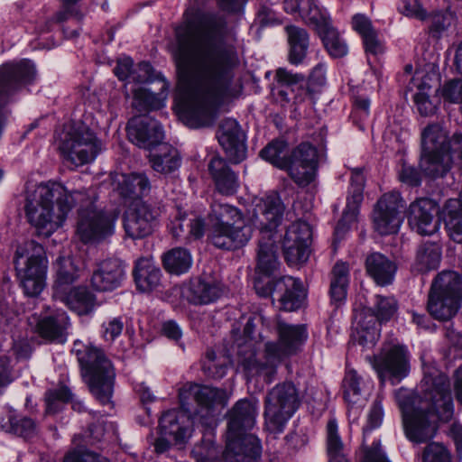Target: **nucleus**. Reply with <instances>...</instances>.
I'll return each mask as SVG.
<instances>
[{"mask_svg":"<svg viewBox=\"0 0 462 462\" xmlns=\"http://www.w3.org/2000/svg\"><path fill=\"white\" fill-rule=\"evenodd\" d=\"M406 203L400 192L384 193L376 202L373 212L374 230L381 236L396 234L403 220Z\"/></svg>","mask_w":462,"mask_h":462,"instance_id":"nucleus-13","label":"nucleus"},{"mask_svg":"<svg viewBox=\"0 0 462 462\" xmlns=\"http://www.w3.org/2000/svg\"><path fill=\"white\" fill-rule=\"evenodd\" d=\"M192 453L198 462H213L218 457L219 450L212 438L204 439L201 444L197 445Z\"/></svg>","mask_w":462,"mask_h":462,"instance_id":"nucleus-59","label":"nucleus"},{"mask_svg":"<svg viewBox=\"0 0 462 462\" xmlns=\"http://www.w3.org/2000/svg\"><path fill=\"white\" fill-rule=\"evenodd\" d=\"M70 327L69 319L66 312H57L39 319L36 331L41 337L48 342L64 344Z\"/></svg>","mask_w":462,"mask_h":462,"instance_id":"nucleus-33","label":"nucleus"},{"mask_svg":"<svg viewBox=\"0 0 462 462\" xmlns=\"http://www.w3.org/2000/svg\"><path fill=\"white\" fill-rule=\"evenodd\" d=\"M14 263L25 295L38 296L45 286L47 271L43 247L34 241L24 243L16 249Z\"/></svg>","mask_w":462,"mask_h":462,"instance_id":"nucleus-7","label":"nucleus"},{"mask_svg":"<svg viewBox=\"0 0 462 462\" xmlns=\"http://www.w3.org/2000/svg\"><path fill=\"white\" fill-rule=\"evenodd\" d=\"M261 157L275 167L286 170L290 165L288 156V143L283 140H274L266 145L261 152Z\"/></svg>","mask_w":462,"mask_h":462,"instance_id":"nucleus-51","label":"nucleus"},{"mask_svg":"<svg viewBox=\"0 0 462 462\" xmlns=\"http://www.w3.org/2000/svg\"><path fill=\"white\" fill-rule=\"evenodd\" d=\"M56 279L52 295H60L61 291L71 288L80 276V270L69 257H59L56 262Z\"/></svg>","mask_w":462,"mask_h":462,"instance_id":"nucleus-43","label":"nucleus"},{"mask_svg":"<svg viewBox=\"0 0 462 462\" xmlns=\"http://www.w3.org/2000/svg\"><path fill=\"white\" fill-rule=\"evenodd\" d=\"M221 294L222 288L218 282L200 277L192 279L183 291L187 300L195 305L209 304Z\"/></svg>","mask_w":462,"mask_h":462,"instance_id":"nucleus-31","label":"nucleus"},{"mask_svg":"<svg viewBox=\"0 0 462 462\" xmlns=\"http://www.w3.org/2000/svg\"><path fill=\"white\" fill-rule=\"evenodd\" d=\"M450 136L442 123H430L421 132L420 169L428 177L436 179L448 172L450 157H441Z\"/></svg>","mask_w":462,"mask_h":462,"instance_id":"nucleus-9","label":"nucleus"},{"mask_svg":"<svg viewBox=\"0 0 462 462\" xmlns=\"http://www.w3.org/2000/svg\"><path fill=\"white\" fill-rule=\"evenodd\" d=\"M226 462H258L262 447L254 435L240 439H226Z\"/></svg>","mask_w":462,"mask_h":462,"instance_id":"nucleus-27","label":"nucleus"},{"mask_svg":"<svg viewBox=\"0 0 462 462\" xmlns=\"http://www.w3.org/2000/svg\"><path fill=\"white\" fill-rule=\"evenodd\" d=\"M278 341H269L264 346V362L256 359L255 352L248 346H240L239 363L247 376H263L271 383L277 373V366L285 358L296 355L306 343L309 334L306 325L289 324L279 315L273 319Z\"/></svg>","mask_w":462,"mask_h":462,"instance_id":"nucleus-4","label":"nucleus"},{"mask_svg":"<svg viewBox=\"0 0 462 462\" xmlns=\"http://www.w3.org/2000/svg\"><path fill=\"white\" fill-rule=\"evenodd\" d=\"M283 9L288 14L299 13L302 21L313 27L318 34L332 25L327 11L319 7L314 0H284Z\"/></svg>","mask_w":462,"mask_h":462,"instance_id":"nucleus-24","label":"nucleus"},{"mask_svg":"<svg viewBox=\"0 0 462 462\" xmlns=\"http://www.w3.org/2000/svg\"><path fill=\"white\" fill-rule=\"evenodd\" d=\"M383 419V409L382 405V399L377 396L369 411L367 425L363 429L364 434H366L372 431L374 429L378 428L382 424Z\"/></svg>","mask_w":462,"mask_h":462,"instance_id":"nucleus-64","label":"nucleus"},{"mask_svg":"<svg viewBox=\"0 0 462 462\" xmlns=\"http://www.w3.org/2000/svg\"><path fill=\"white\" fill-rule=\"evenodd\" d=\"M422 458L423 462H450L451 455L445 446L432 442L425 448Z\"/></svg>","mask_w":462,"mask_h":462,"instance_id":"nucleus-62","label":"nucleus"},{"mask_svg":"<svg viewBox=\"0 0 462 462\" xmlns=\"http://www.w3.org/2000/svg\"><path fill=\"white\" fill-rule=\"evenodd\" d=\"M441 260V247L437 243H424L417 250L413 269L427 273L437 269Z\"/></svg>","mask_w":462,"mask_h":462,"instance_id":"nucleus-44","label":"nucleus"},{"mask_svg":"<svg viewBox=\"0 0 462 462\" xmlns=\"http://www.w3.org/2000/svg\"><path fill=\"white\" fill-rule=\"evenodd\" d=\"M300 404L299 393L292 383L284 382L275 385L268 392L264 400L266 429L274 434L282 433Z\"/></svg>","mask_w":462,"mask_h":462,"instance_id":"nucleus-8","label":"nucleus"},{"mask_svg":"<svg viewBox=\"0 0 462 462\" xmlns=\"http://www.w3.org/2000/svg\"><path fill=\"white\" fill-rule=\"evenodd\" d=\"M252 236V226L246 223L209 226L208 239L217 248L236 250L245 245Z\"/></svg>","mask_w":462,"mask_h":462,"instance_id":"nucleus-22","label":"nucleus"},{"mask_svg":"<svg viewBox=\"0 0 462 462\" xmlns=\"http://www.w3.org/2000/svg\"><path fill=\"white\" fill-rule=\"evenodd\" d=\"M380 337V323L373 317L366 318L358 323L356 341L364 347H373Z\"/></svg>","mask_w":462,"mask_h":462,"instance_id":"nucleus-52","label":"nucleus"},{"mask_svg":"<svg viewBox=\"0 0 462 462\" xmlns=\"http://www.w3.org/2000/svg\"><path fill=\"white\" fill-rule=\"evenodd\" d=\"M218 141L234 163H239L245 158V136L236 120L228 118L221 123Z\"/></svg>","mask_w":462,"mask_h":462,"instance_id":"nucleus-26","label":"nucleus"},{"mask_svg":"<svg viewBox=\"0 0 462 462\" xmlns=\"http://www.w3.org/2000/svg\"><path fill=\"white\" fill-rule=\"evenodd\" d=\"M456 15L447 10L433 13L430 16L429 34L436 40L441 39L448 29L455 23Z\"/></svg>","mask_w":462,"mask_h":462,"instance_id":"nucleus-54","label":"nucleus"},{"mask_svg":"<svg viewBox=\"0 0 462 462\" xmlns=\"http://www.w3.org/2000/svg\"><path fill=\"white\" fill-rule=\"evenodd\" d=\"M365 187V177L361 169H353L350 178V187L348 190L346 208L343 212L341 219L338 221L335 232L347 228L349 225L356 218L357 207L363 200V191Z\"/></svg>","mask_w":462,"mask_h":462,"instance_id":"nucleus-30","label":"nucleus"},{"mask_svg":"<svg viewBox=\"0 0 462 462\" xmlns=\"http://www.w3.org/2000/svg\"><path fill=\"white\" fill-rule=\"evenodd\" d=\"M125 279V263L118 258H106L97 263L90 283L97 291H112L119 288Z\"/></svg>","mask_w":462,"mask_h":462,"instance_id":"nucleus-20","label":"nucleus"},{"mask_svg":"<svg viewBox=\"0 0 462 462\" xmlns=\"http://www.w3.org/2000/svg\"><path fill=\"white\" fill-rule=\"evenodd\" d=\"M311 236L310 226L305 221H295L287 228L282 246L290 264L302 263L309 259Z\"/></svg>","mask_w":462,"mask_h":462,"instance_id":"nucleus-18","label":"nucleus"},{"mask_svg":"<svg viewBox=\"0 0 462 462\" xmlns=\"http://www.w3.org/2000/svg\"><path fill=\"white\" fill-rule=\"evenodd\" d=\"M208 168L216 189L220 194L231 196L237 192L240 186L238 175L230 168L225 159L214 156Z\"/></svg>","mask_w":462,"mask_h":462,"instance_id":"nucleus-28","label":"nucleus"},{"mask_svg":"<svg viewBox=\"0 0 462 462\" xmlns=\"http://www.w3.org/2000/svg\"><path fill=\"white\" fill-rule=\"evenodd\" d=\"M208 219L210 226L245 223L242 212L237 208L219 202L211 205Z\"/></svg>","mask_w":462,"mask_h":462,"instance_id":"nucleus-47","label":"nucleus"},{"mask_svg":"<svg viewBox=\"0 0 462 462\" xmlns=\"http://www.w3.org/2000/svg\"><path fill=\"white\" fill-rule=\"evenodd\" d=\"M254 289L261 297L273 296L285 311L300 309L306 298V293L300 279L282 276L278 280L269 281L266 284L261 279L254 282Z\"/></svg>","mask_w":462,"mask_h":462,"instance_id":"nucleus-12","label":"nucleus"},{"mask_svg":"<svg viewBox=\"0 0 462 462\" xmlns=\"http://www.w3.org/2000/svg\"><path fill=\"white\" fill-rule=\"evenodd\" d=\"M361 385L362 378L355 370H348L343 380L344 398L348 405H351L349 412L353 411L355 414L359 412L364 401Z\"/></svg>","mask_w":462,"mask_h":462,"instance_id":"nucleus-46","label":"nucleus"},{"mask_svg":"<svg viewBox=\"0 0 462 462\" xmlns=\"http://www.w3.org/2000/svg\"><path fill=\"white\" fill-rule=\"evenodd\" d=\"M273 238L261 239L257 253V270L265 276H271L280 267Z\"/></svg>","mask_w":462,"mask_h":462,"instance_id":"nucleus-45","label":"nucleus"},{"mask_svg":"<svg viewBox=\"0 0 462 462\" xmlns=\"http://www.w3.org/2000/svg\"><path fill=\"white\" fill-rule=\"evenodd\" d=\"M289 44L288 60L292 65H299L303 62L310 45V36L308 32L296 25H287L285 27Z\"/></svg>","mask_w":462,"mask_h":462,"instance_id":"nucleus-40","label":"nucleus"},{"mask_svg":"<svg viewBox=\"0 0 462 462\" xmlns=\"http://www.w3.org/2000/svg\"><path fill=\"white\" fill-rule=\"evenodd\" d=\"M184 15L176 29L175 101L187 125L199 128L210 125L216 107L234 95L233 70L239 59L234 46L222 43L226 29L223 16L189 11Z\"/></svg>","mask_w":462,"mask_h":462,"instance_id":"nucleus-1","label":"nucleus"},{"mask_svg":"<svg viewBox=\"0 0 462 462\" xmlns=\"http://www.w3.org/2000/svg\"><path fill=\"white\" fill-rule=\"evenodd\" d=\"M431 87L425 79L418 86V92L413 97L415 106L422 116H430L436 113L439 106V99L433 100L430 94Z\"/></svg>","mask_w":462,"mask_h":462,"instance_id":"nucleus-53","label":"nucleus"},{"mask_svg":"<svg viewBox=\"0 0 462 462\" xmlns=\"http://www.w3.org/2000/svg\"><path fill=\"white\" fill-rule=\"evenodd\" d=\"M190 398L196 402L198 406L192 413L193 420L208 430H212L216 424L217 408L225 407L227 403L226 392L208 385L188 383L179 393L181 409L186 411H190L189 402Z\"/></svg>","mask_w":462,"mask_h":462,"instance_id":"nucleus-10","label":"nucleus"},{"mask_svg":"<svg viewBox=\"0 0 462 462\" xmlns=\"http://www.w3.org/2000/svg\"><path fill=\"white\" fill-rule=\"evenodd\" d=\"M275 79L281 88L279 96L285 101L293 100L301 103L309 95V89L305 87V76L300 73H292L284 68H279L275 73Z\"/></svg>","mask_w":462,"mask_h":462,"instance_id":"nucleus-29","label":"nucleus"},{"mask_svg":"<svg viewBox=\"0 0 462 462\" xmlns=\"http://www.w3.org/2000/svg\"><path fill=\"white\" fill-rule=\"evenodd\" d=\"M367 359L381 381L387 377L400 380L409 373V352L403 346H384L379 355L369 356Z\"/></svg>","mask_w":462,"mask_h":462,"instance_id":"nucleus-16","label":"nucleus"},{"mask_svg":"<svg viewBox=\"0 0 462 462\" xmlns=\"http://www.w3.org/2000/svg\"><path fill=\"white\" fill-rule=\"evenodd\" d=\"M172 236L185 243L201 238L205 232V223L199 217H189L186 214L180 215L171 223Z\"/></svg>","mask_w":462,"mask_h":462,"instance_id":"nucleus-37","label":"nucleus"},{"mask_svg":"<svg viewBox=\"0 0 462 462\" xmlns=\"http://www.w3.org/2000/svg\"><path fill=\"white\" fill-rule=\"evenodd\" d=\"M445 226L450 238L462 244V207L457 199H448L444 208Z\"/></svg>","mask_w":462,"mask_h":462,"instance_id":"nucleus-48","label":"nucleus"},{"mask_svg":"<svg viewBox=\"0 0 462 462\" xmlns=\"http://www.w3.org/2000/svg\"><path fill=\"white\" fill-rule=\"evenodd\" d=\"M326 450L328 462H349L347 448L339 434L338 423L330 418L326 426Z\"/></svg>","mask_w":462,"mask_h":462,"instance_id":"nucleus-42","label":"nucleus"},{"mask_svg":"<svg viewBox=\"0 0 462 462\" xmlns=\"http://www.w3.org/2000/svg\"><path fill=\"white\" fill-rule=\"evenodd\" d=\"M72 352L77 356L82 376L91 393L102 405H112L116 373L103 350L76 340Z\"/></svg>","mask_w":462,"mask_h":462,"instance_id":"nucleus-5","label":"nucleus"},{"mask_svg":"<svg viewBox=\"0 0 462 462\" xmlns=\"http://www.w3.org/2000/svg\"><path fill=\"white\" fill-rule=\"evenodd\" d=\"M365 266L367 274L380 286L391 284L397 271L395 263L378 252L367 254Z\"/></svg>","mask_w":462,"mask_h":462,"instance_id":"nucleus-34","label":"nucleus"},{"mask_svg":"<svg viewBox=\"0 0 462 462\" xmlns=\"http://www.w3.org/2000/svg\"><path fill=\"white\" fill-rule=\"evenodd\" d=\"M113 185L120 196L126 199H137L151 190L150 180L144 172L116 173Z\"/></svg>","mask_w":462,"mask_h":462,"instance_id":"nucleus-32","label":"nucleus"},{"mask_svg":"<svg viewBox=\"0 0 462 462\" xmlns=\"http://www.w3.org/2000/svg\"><path fill=\"white\" fill-rule=\"evenodd\" d=\"M198 423L193 420L191 411L170 410L160 419L161 434L171 438L177 443L185 442L192 432V425Z\"/></svg>","mask_w":462,"mask_h":462,"instance_id":"nucleus-25","label":"nucleus"},{"mask_svg":"<svg viewBox=\"0 0 462 462\" xmlns=\"http://www.w3.org/2000/svg\"><path fill=\"white\" fill-rule=\"evenodd\" d=\"M160 208L145 201L133 203L124 215V229L130 238L143 239L151 236L158 224Z\"/></svg>","mask_w":462,"mask_h":462,"instance_id":"nucleus-15","label":"nucleus"},{"mask_svg":"<svg viewBox=\"0 0 462 462\" xmlns=\"http://www.w3.org/2000/svg\"><path fill=\"white\" fill-rule=\"evenodd\" d=\"M288 173L300 187L309 186L315 179L318 169V150L309 143L298 145L289 155Z\"/></svg>","mask_w":462,"mask_h":462,"instance_id":"nucleus-17","label":"nucleus"},{"mask_svg":"<svg viewBox=\"0 0 462 462\" xmlns=\"http://www.w3.org/2000/svg\"><path fill=\"white\" fill-rule=\"evenodd\" d=\"M349 283V268L346 263H337L332 269L329 293L331 300L341 302L346 297Z\"/></svg>","mask_w":462,"mask_h":462,"instance_id":"nucleus-50","label":"nucleus"},{"mask_svg":"<svg viewBox=\"0 0 462 462\" xmlns=\"http://www.w3.org/2000/svg\"><path fill=\"white\" fill-rule=\"evenodd\" d=\"M93 188L69 190L57 181L42 182L27 191L25 217L38 236L50 237L66 221L69 212L79 206L76 235L84 244L99 243L112 236L117 217L97 208Z\"/></svg>","mask_w":462,"mask_h":462,"instance_id":"nucleus-2","label":"nucleus"},{"mask_svg":"<svg viewBox=\"0 0 462 462\" xmlns=\"http://www.w3.org/2000/svg\"><path fill=\"white\" fill-rule=\"evenodd\" d=\"M437 212V204L432 199H419L410 205L409 225L421 236H431L439 227V221L436 218Z\"/></svg>","mask_w":462,"mask_h":462,"instance_id":"nucleus-23","label":"nucleus"},{"mask_svg":"<svg viewBox=\"0 0 462 462\" xmlns=\"http://www.w3.org/2000/svg\"><path fill=\"white\" fill-rule=\"evenodd\" d=\"M254 206L251 219L253 225L260 230L263 239L273 238L283 217L284 205L280 196L275 192H270L254 199Z\"/></svg>","mask_w":462,"mask_h":462,"instance_id":"nucleus-14","label":"nucleus"},{"mask_svg":"<svg viewBox=\"0 0 462 462\" xmlns=\"http://www.w3.org/2000/svg\"><path fill=\"white\" fill-rule=\"evenodd\" d=\"M0 430L23 439H32L38 434L36 422L29 417L17 414L13 409H9L1 419Z\"/></svg>","mask_w":462,"mask_h":462,"instance_id":"nucleus-38","label":"nucleus"},{"mask_svg":"<svg viewBox=\"0 0 462 462\" xmlns=\"http://www.w3.org/2000/svg\"><path fill=\"white\" fill-rule=\"evenodd\" d=\"M165 270L173 274L187 273L192 265V257L189 250L182 247L173 248L162 256Z\"/></svg>","mask_w":462,"mask_h":462,"instance_id":"nucleus-49","label":"nucleus"},{"mask_svg":"<svg viewBox=\"0 0 462 462\" xmlns=\"http://www.w3.org/2000/svg\"><path fill=\"white\" fill-rule=\"evenodd\" d=\"M374 314L379 323L388 321L397 310V301L393 297L377 295Z\"/></svg>","mask_w":462,"mask_h":462,"instance_id":"nucleus-58","label":"nucleus"},{"mask_svg":"<svg viewBox=\"0 0 462 462\" xmlns=\"http://www.w3.org/2000/svg\"><path fill=\"white\" fill-rule=\"evenodd\" d=\"M152 168L162 174H170L177 171L181 164L179 151L167 143L161 144L159 148L149 156Z\"/></svg>","mask_w":462,"mask_h":462,"instance_id":"nucleus-41","label":"nucleus"},{"mask_svg":"<svg viewBox=\"0 0 462 462\" xmlns=\"http://www.w3.org/2000/svg\"><path fill=\"white\" fill-rule=\"evenodd\" d=\"M462 299V277L456 272L443 271L432 282L427 301L430 315L445 321L454 317Z\"/></svg>","mask_w":462,"mask_h":462,"instance_id":"nucleus-6","label":"nucleus"},{"mask_svg":"<svg viewBox=\"0 0 462 462\" xmlns=\"http://www.w3.org/2000/svg\"><path fill=\"white\" fill-rule=\"evenodd\" d=\"M441 157H450L448 171L455 162L462 168V133H455L449 137L446 151Z\"/></svg>","mask_w":462,"mask_h":462,"instance_id":"nucleus-60","label":"nucleus"},{"mask_svg":"<svg viewBox=\"0 0 462 462\" xmlns=\"http://www.w3.org/2000/svg\"><path fill=\"white\" fill-rule=\"evenodd\" d=\"M129 140L140 148L152 149L161 143L164 133L161 124L149 116H134L127 125Z\"/></svg>","mask_w":462,"mask_h":462,"instance_id":"nucleus-21","label":"nucleus"},{"mask_svg":"<svg viewBox=\"0 0 462 462\" xmlns=\"http://www.w3.org/2000/svg\"><path fill=\"white\" fill-rule=\"evenodd\" d=\"M161 85L158 93L150 89L139 87L133 92V106L139 112L158 110L165 106L169 93L170 83L165 78H160Z\"/></svg>","mask_w":462,"mask_h":462,"instance_id":"nucleus-35","label":"nucleus"},{"mask_svg":"<svg viewBox=\"0 0 462 462\" xmlns=\"http://www.w3.org/2000/svg\"><path fill=\"white\" fill-rule=\"evenodd\" d=\"M160 78H164L162 75H155L152 66L146 61L138 63L133 69L130 82L145 84L158 81L160 83Z\"/></svg>","mask_w":462,"mask_h":462,"instance_id":"nucleus-57","label":"nucleus"},{"mask_svg":"<svg viewBox=\"0 0 462 462\" xmlns=\"http://www.w3.org/2000/svg\"><path fill=\"white\" fill-rule=\"evenodd\" d=\"M59 150L65 161L79 167L95 160L101 151V142L88 126L79 125L64 133Z\"/></svg>","mask_w":462,"mask_h":462,"instance_id":"nucleus-11","label":"nucleus"},{"mask_svg":"<svg viewBox=\"0 0 462 462\" xmlns=\"http://www.w3.org/2000/svg\"><path fill=\"white\" fill-rule=\"evenodd\" d=\"M227 370V365L217 360V355L213 350H208L206 354V359L203 363L204 373L214 379L222 378Z\"/></svg>","mask_w":462,"mask_h":462,"instance_id":"nucleus-61","label":"nucleus"},{"mask_svg":"<svg viewBox=\"0 0 462 462\" xmlns=\"http://www.w3.org/2000/svg\"><path fill=\"white\" fill-rule=\"evenodd\" d=\"M134 276L137 289L150 292L160 286L162 272L150 259L140 258L135 263Z\"/></svg>","mask_w":462,"mask_h":462,"instance_id":"nucleus-39","label":"nucleus"},{"mask_svg":"<svg viewBox=\"0 0 462 462\" xmlns=\"http://www.w3.org/2000/svg\"><path fill=\"white\" fill-rule=\"evenodd\" d=\"M258 415L256 400L241 399L228 411L226 439H240L250 434L245 433L252 429Z\"/></svg>","mask_w":462,"mask_h":462,"instance_id":"nucleus-19","label":"nucleus"},{"mask_svg":"<svg viewBox=\"0 0 462 462\" xmlns=\"http://www.w3.org/2000/svg\"><path fill=\"white\" fill-rule=\"evenodd\" d=\"M399 406L406 437L414 443L432 439L438 420L448 421L454 415V402L448 375L433 363L423 365L419 393L400 399Z\"/></svg>","mask_w":462,"mask_h":462,"instance_id":"nucleus-3","label":"nucleus"},{"mask_svg":"<svg viewBox=\"0 0 462 462\" xmlns=\"http://www.w3.org/2000/svg\"><path fill=\"white\" fill-rule=\"evenodd\" d=\"M71 399V393L69 388L61 386L49 390L45 393L47 414H54L62 409V406Z\"/></svg>","mask_w":462,"mask_h":462,"instance_id":"nucleus-56","label":"nucleus"},{"mask_svg":"<svg viewBox=\"0 0 462 462\" xmlns=\"http://www.w3.org/2000/svg\"><path fill=\"white\" fill-rule=\"evenodd\" d=\"M319 35L331 57L342 58L347 54L348 47L346 42L332 25Z\"/></svg>","mask_w":462,"mask_h":462,"instance_id":"nucleus-55","label":"nucleus"},{"mask_svg":"<svg viewBox=\"0 0 462 462\" xmlns=\"http://www.w3.org/2000/svg\"><path fill=\"white\" fill-rule=\"evenodd\" d=\"M441 96L449 103H462V79L447 81L441 88Z\"/></svg>","mask_w":462,"mask_h":462,"instance_id":"nucleus-63","label":"nucleus"},{"mask_svg":"<svg viewBox=\"0 0 462 462\" xmlns=\"http://www.w3.org/2000/svg\"><path fill=\"white\" fill-rule=\"evenodd\" d=\"M53 299L63 302L79 315L89 313L95 305V296L88 288L78 286L61 291L60 295H52Z\"/></svg>","mask_w":462,"mask_h":462,"instance_id":"nucleus-36","label":"nucleus"}]
</instances>
